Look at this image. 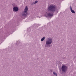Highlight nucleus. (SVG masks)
I'll list each match as a JSON object with an SVG mask.
<instances>
[{"instance_id":"2","label":"nucleus","mask_w":76,"mask_h":76,"mask_svg":"<svg viewBox=\"0 0 76 76\" xmlns=\"http://www.w3.org/2000/svg\"><path fill=\"white\" fill-rule=\"evenodd\" d=\"M53 43V39L51 37H48L46 40L45 47H48V46Z\"/></svg>"},{"instance_id":"3","label":"nucleus","mask_w":76,"mask_h":76,"mask_svg":"<svg viewBox=\"0 0 76 76\" xmlns=\"http://www.w3.org/2000/svg\"><path fill=\"white\" fill-rule=\"evenodd\" d=\"M61 70L63 72H66L67 70V67L65 65H63L62 66Z\"/></svg>"},{"instance_id":"12","label":"nucleus","mask_w":76,"mask_h":76,"mask_svg":"<svg viewBox=\"0 0 76 76\" xmlns=\"http://www.w3.org/2000/svg\"><path fill=\"white\" fill-rule=\"evenodd\" d=\"M40 18V17H39V18Z\"/></svg>"},{"instance_id":"10","label":"nucleus","mask_w":76,"mask_h":76,"mask_svg":"<svg viewBox=\"0 0 76 76\" xmlns=\"http://www.w3.org/2000/svg\"><path fill=\"white\" fill-rule=\"evenodd\" d=\"M45 40V37H42L41 40V41L42 42L44 41V40Z\"/></svg>"},{"instance_id":"7","label":"nucleus","mask_w":76,"mask_h":76,"mask_svg":"<svg viewBox=\"0 0 76 76\" xmlns=\"http://www.w3.org/2000/svg\"><path fill=\"white\" fill-rule=\"evenodd\" d=\"M70 11L72 13H75V12L74 10H73L72 8V7H70Z\"/></svg>"},{"instance_id":"9","label":"nucleus","mask_w":76,"mask_h":76,"mask_svg":"<svg viewBox=\"0 0 76 76\" xmlns=\"http://www.w3.org/2000/svg\"><path fill=\"white\" fill-rule=\"evenodd\" d=\"M38 3V1H36L34 2L31 4V5H33L34 4H37Z\"/></svg>"},{"instance_id":"6","label":"nucleus","mask_w":76,"mask_h":76,"mask_svg":"<svg viewBox=\"0 0 76 76\" xmlns=\"http://www.w3.org/2000/svg\"><path fill=\"white\" fill-rule=\"evenodd\" d=\"M18 10H19V9L17 7H15L13 8V11H14V12H18Z\"/></svg>"},{"instance_id":"1","label":"nucleus","mask_w":76,"mask_h":76,"mask_svg":"<svg viewBox=\"0 0 76 76\" xmlns=\"http://www.w3.org/2000/svg\"><path fill=\"white\" fill-rule=\"evenodd\" d=\"M56 12V13H58V10L56 9L55 5H51L50 6L48 7V10H45L44 14V15L46 17H51L53 16V14L51 12Z\"/></svg>"},{"instance_id":"4","label":"nucleus","mask_w":76,"mask_h":76,"mask_svg":"<svg viewBox=\"0 0 76 76\" xmlns=\"http://www.w3.org/2000/svg\"><path fill=\"white\" fill-rule=\"evenodd\" d=\"M22 15L23 16L25 17V16H26L28 15V12H25L24 11L22 13Z\"/></svg>"},{"instance_id":"8","label":"nucleus","mask_w":76,"mask_h":76,"mask_svg":"<svg viewBox=\"0 0 76 76\" xmlns=\"http://www.w3.org/2000/svg\"><path fill=\"white\" fill-rule=\"evenodd\" d=\"M28 7H27V6H26L24 9V12H27V11H28Z\"/></svg>"},{"instance_id":"5","label":"nucleus","mask_w":76,"mask_h":76,"mask_svg":"<svg viewBox=\"0 0 76 76\" xmlns=\"http://www.w3.org/2000/svg\"><path fill=\"white\" fill-rule=\"evenodd\" d=\"M39 16V15H37L35 14H34L32 16V18H33V19H36L37 17L38 18V16Z\"/></svg>"},{"instance_id":"11","label":"nucleus","mask_w":76,"mask_h":76,"mask_svg":"<svg viewBox=\"0 0 76 76\" xmlns=\"http://www.w3.org/2000/svg\"><path fill=\"white\" fill-rule=\"evenodd\" d=\"M53 75H55V76H57V73H56V72H53Z\"/></svg>"}]
</instances>
